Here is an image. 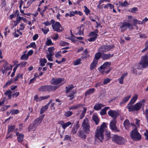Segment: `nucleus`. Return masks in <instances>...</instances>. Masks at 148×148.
Here are the masks:
<instances>
[{"label":"nucleus","mask_w":148,"mask_h":148,"mask_svg":"<svg viewBox=\"0 0 148 148\" xmlns=\"http://www.w3.org/2000/svg\"><path fill=\"white\" fill-rule=\"evenodd\" d=\"M82 130H79L77 135L79 137L83 140H84L87 137L86 133L88 134L90 132V125L88 118H86L84 120L82 124Z\"/></svg>","instance_id":"nucleus-1"},{"label":"nucleus","mask_w":148,"mask_h":148,"mask_svg":"<svg viewBox=\"0 0 148 148\" xmlns=\"http://www.w3.org/2000/svg\"><path fill=\"white\" fill-rule=\"evenodd\" d=\"M106 127L105 123H103L100 127H98L95 132V136L96 140L102 142L104 140L103 132Z\"/></svg>","instance_id":"nucleus-2"},{"label":"nucleus","mask_w":148,"mask_h":148,"mask_svg":"<svg viewBox=\"0 0 148 148\" xmlns=\"http://www.w3.org/2000/svg\"><path fill=\"white\" fill-rule=\"evenodd\" d=\"M148 66V52L141 57V60L137 65V69H142Z\"/></svg>","instance_id":"nucleus-3"},{"label":"nucleus","mask_w":148,"mask_h":148,"mask_svg":"<svg viewBox=\"0 0 148 148\" xmlns=\"http://www.w3.org/2000/svg\"><path fill=\"white\" fill-rule=\"evenodd\" d=\"M130 136L134 141H139L141 139V135L138 132L136 127L132 130L130 134Z\"/></svg>","instance_id":"nucleus-4"},{"label":"nucleus","mask_w":148,"mask_h":148,"mask_svg":"<svg viewBox=\"0 0 148 148\" xmlns=\"http://www.w3.org/2000/svg\"><path fill=\"white\" fill-rule=\"evenodd\" d=\"M57 86H52L51 85H44L42 86L38 89V91L40 92L51 91H54L58 88Z\"/></svg>","instance_id":"nucleus-5"},{"label":"nucleus","mask_w":148,"mask_h":148,"mask_svg":"<svg viewBox=\"0 0 148 148\" xmlns=\"http://www.w3.org/2000/svg\"><path fill=\"white\" fill-rule=\"evenodd\" d=\"M112 140L116 143L119 145H123L126 142V140L123 137L116 135L112 137Z\"/></svg>","instance_id":"nucleus-6"},{"label":"nucleus","mask_w":148,"mask_h":148,"mask_svg":"<svg viewBox=\"0 0 148 148\" xmlns=\"http://www.w3.org/2000/svg\"><path fill=\"white\" fill-rule=\"evenodd\" d=\"M142 106L141 103H138L133 106L131 105L127 106L126 108L129 109V112H133L135 111H138L141 108Z\"/></svg>","instance_id":"nucleus-7"},{"label":"nucleus","mask_w":148,"mask_h":148,"mask_svg":"<svg viewBox=\"0 0 148 148\" xmlns=\"http://www.w3.org/2000/svg\"><path fill=\"white\" fill-rule=\"evenodd\" d=\"M127 28L133 29L132 24L127 22L123 23L122 25L120 26V28L121 29V32H123L125 31L127 29Z\"/></svg>","instance_id":"nucleus-8"},{"label":"nucleus","mask_w":148,"mask_h":148,"mask_svg":"<svg viewBox=\"0 0 148 148\" xmlns=\"http://www.w3.org/2000/svg\"><path fill=\"white\" fill-rule=\"evenodd\" d=\"M52 27L54 30L58 32L62 31L63 29L59 22H56L54 24H52Z\"/></svg>","instance_id":"nucleus-9"},{"label":"nucleus","mask_w":148,"mask_h":148,"mask_svg":"<svg viewBox=\"0 0 148 148\" xmlns=\"http://www.w3.org/2000/svg\"><path fill=\"white\" fill-rule=\"evenodd\" d=\"M116 120H112L110 123V128L113 131L116 132H119V130L116 126Z\"/></svg>","instance_id":"nucleus-10"},{"label":"nucleus","mask_w":148,"mask_h":148,"mask_svg":"<svg viewBox=\"0 0 148 148\" xmlns=\"http://www.w3.org/2000/svg\"><path fill=\"white\" fill-rule=\"evenodd\" d=\"M114 46L112 45V46L110 45H103L101 46L99 49V51L101 52H106L109 50L111 49L114 47Z\"/></svg>","instance_id":"nucleus-11"},{"label":"nucleus","mask_w":148,"mask_h":148,"mask_svg":"<svg viewBox=\"0 0 148 148\" xmlns=\"http://www.w3.org/2000/svg\"><path fill=\"white\" fill-rule=\"evenodd\" d=\"M108 115L113 118V119L116 120V119L117 116L119 115L118 112L116 110H111L108 112Z\"/></svg>","instance_id":"nucleus-12"},{"label":"nucleus","mask_w":148,"mask_h":148,"mask_svg":"<svg viewBox=\"0 0 148 148\" xmlns=\"http://www.w3.org/2000/svg\"><path fill=\"white\" fill-rule=\"evenodd\" d=\"M64 80V79L62 78H60L56 79L54 78H53L50 81V82L52 84L57 85L61 83Z\"/></svg>","instance_id":"nucleus-13"},{"label":"nucleus","mask_w":148,"mask_h":148,"mask_svg":"<svg viewBox=\"0 0 148 148\" xmlns=\"http://www.w3.org/2000/svg\"><path fill=\"white\" fill-rule=\"evenodd\" d=\"M44 117V115L43 114L39 117L37 118L34 121V124L36 127L38 126L41 122L42 120Z\"/></svg>","instance_id":"nucleus-14"},{"label":"nucleus","mask_w":148,"mask_h":148,"mask_svg":"<svg viewBox=\"0 0 148 148\" xmlns=\"http://www.w3.org/2000/svg\"><path fill=\"white\" fill-rule=\"evenodd\" d=\"M16 135L17 136V139L18 142L21 143L23 141L24 138V135L22 134H20L18 132L16 133Z\"/></svg>","instance_id":"nucleus-15"},{"label":"nucleus","mask_w":148,"mask_h":148,"mask_svg":"<svg viewBox=\"0 0 148 148\" xmlns=\"http://www.w3.org/2000/svg\"><path fill=\"white\" fill-rule=\"evenodd\" d=\"M114 55V54L113 53L112 54H106L105 53H103L102 54L101 58L103 60H106L109 59L111 57L113 56Z\"/></svg>","instance_id":"nucleus-16"},{"label":"nucleus","mask_w":148,"mask_h":148,"mask_svg":"<svg viewBox=\"0 0 148 148\" xmlns=\"http://www.w3.org/2000/svg\"><path fill=\"white\" fill-rule=\"evenodd\" d=\"M138 97L137 95H135L131 99L130 102L128 104L127 106L131 105L134 104L137 99Z\"/></svg>","instance_id":"nucleus-17"},{"label":"nucleus","mask_w":148,"mask_h":148,"mask_svg":"<svg viewBox=\"0 0 148 148\" xmlns=\"http://www.w3.org/2000/svg\"><path fill=\"white\" fill-rule=\"evenodd\" d=\"M104 106L101 103H96L94 106V109L96 110H99L101 109V108Z\"/></svg>","instance_id":"nucleus-18"},{"label":"nucleus","mask_w":148,"mask_h":148,"mask_svg":"<svg viewBox=\"0 0 148 148\" xmlns=\"http://www.w3.org/2000/svg\"><path fill=\"white\" fill-rule=\"evenodd\" d=\"M83 105L80 104H78L73 106H70L69 107V109L70 110H75L79 108L80 107L82 106Z\"/></svg>","instance_id":"nucleus-19"},{"label":"nucleus","mask_w":148,"mask_h":148,"mask_svg":"<svg viewBox=\"0 0 148 148\" xmlns=\"http://www.w3.org/2000/svg\"><path fill=\"white\" fill-rule=\"evenodd\" d=\"M36 127V126L34 124H30L28 127V131H34L35 130Z\"/></svg>","instance_id":"nucleus-20"},{"label":"nucleus","mask_w":148,"mask_h":148,"mask_svg":"<svg viewBox=\"0 0 148 148\" xmlns=\"http://www.w3.org/2000/svg\"><path fill=\"white\" fill-rule=\"evenodd\" d=\"M15 126L14 125H9L8 127V134H9L10 132H12L14 131Z\"/></svg>","instance_id":"nucleus-21"},{"label":"nucleus","mask_w":148,"mask_h":148,"mask_svg":"<svg viewBox=\"0 0 148 148\" xmlns=\"http://www.w3.org/2000/svg\"><path fill=\"white\" fill-rule=\"evenodd\" d=\"M98 62V61L96 60H93V62L91 63L90 66V69L91 70H92L96 67Z\"/></svg>","instance_id":"nucleus-22"},{"label":"nucleus","mask_w":148,"mask_h":148,"mask_svg":"<svg viewBox=\"0 0 148 148\" xmlns=\"http://www.w3.org/2000/svg\"><path fill=\"white\" fill-rule=\"evenodd\" d=\"M130 95L128 96L127 97H125L123 99L122 101L120 103V105L121 106L122 104H123L127 102L129 100V99L130 98Z\"/></svg>","instance_id":"nucleus-23"},{"label":"nucleus","mask_w":148,"mask_h":148,"mask_svg":"<svg viewBox=\"0 0 148 148\" xmlns=\"http://www.w3.org/2000/svg\"><path fill=\"white\" fill-rule=\"evenodd\" d=\"M109 108L108 107H106L103 109L101 110L100 112V114L101 115H104L106 114V111Z\"/></svg>","instance_id":"nucleus-24"},{"label":"nucleus","mask_w":148,"mask_h":148,"mask_svg":"<svg viewBox=\"0 0 148 148\" xmlns=\"http://www.w3.org/2000/svg\"><path fill=\"white\" fill-rule=\"evenodd\" d=\"M95 89L94 88H90L85 93V96H86L87 95L93 93Z\"/></svg>","instance_id":"nucleus-25"},{"label":"nucleus","mask_w":148,"mask_h":148,"mask_svg":"<svg viewBox=\"0 0 148 148\" xmlns=\"http://www.w3.org/2000/svg\"><path fill=\"white\" fill-rule=\"evenodd\" d=\"M123 125L125 129H127L129 126L130 125L129 120L127 119H126L124 122Z\"/></svg>","instance_id":"nucleus-26"},{"label":"nucleus","mask_w":148,"mask_h":148,"mask_svg":"<svg viewBox=\"0 0 148 148\" xmlns=\"http://www.w3.org/2000/svg\"><path fill=\"white\" fill-rule=\"evenodd\" d=\"M83 110L82 111V112L80 115V119H82L83 118L85 114L86 113L87 110L86 108L84 107L83 108Z\"/></svg>","instance_id":"nucleus-27"},{"label":"nucleus","mask_w":148,"mask_h":148,"mask_svg":"<svg viewBox=\"0 0 148 148\" xmlns=\"http://www.w3.org/2000/svg\"><path fill=\"white\" fill-rule=\"evenodd\" d=\"M110 64L111 63L110 62H106L103 64L100 67V68L101 69H103L106 67L110 66Z\"/></svg>","instance_id":"nucleus-28"},{"label":"nucleus","mask_w":148,"mask_h":148,"mask_svg":"<svg viewBox=\"0 0 148 148\" xmlns=\"http://www.w3.org/2000/svg\"><path fill=\"white\" fill-rule=\"evenodd\" d=\"M102 54L100 52H98L95 54L94 60H96L98 61V60L102 56Z\"/></svg>","instance_id":"nucleus-29"},{"label":"nucleus","mask_w":148,"mask_h":148,"mask_svg":"<svg viewBox=\"0 0 148 148\" xmlns=\"http://www.w3.org/2000/svg\"><path fill=\"white\" fill-rule=\"evenodd\" d=\"M127 73H126L123 74L121 77L119 79V82L120 84H122L123 83V81L124 78L127 75Z\"/></svg>","instance_id":"nucleus-30"},{"label":"nucleus","mask_w":148,"mask_h":148,"mask_svg":"<svg viewBox=\"0 0 148 148\" xmlns=\"http://www.w3.org/2000/svg\"><path fill=\"white\" fill-rule=\"evenodd\" d=\"M74 88L73 85H70L68 86H66V93H69L70 90H71Z\"/></svg>","instance_id":"nucleus-31"},{"label":"nucleus","mask_w":148,"mask_h":148,"mask_svg":"<svg viewBox=\"0 0 148 148\" xmlns=\"http://www.w3.org/2000/svg\"><path fill=\"white\" fill-rule=\"evenodd\" d=\"M12 93V92L10 91V90H9L6 91L5 93V95L8 96V97L9 98V99H10L11 98V94Z\"/></svg>","instance_id":"nucleus-32"},{"label":"nucleus","mask_w":148,"mask_h":148,"mask_svg":"<svg viewBox=\"0 0 148 148\" xmlns=\"http://www.w3.org/2000/svg\"><path fill=\"white\" fill-rule=\"evenodd\" d=\"M88 52L87 51V49L85 50L82 53V55L83 58H86L89 56V55H88Z\"/></svg>","instance_id":"nucleus-33"},{"label":"nucleus","mask_w":148,"mask_h":148,"mask_svg":"<svg viewBox=\"0 0 148 148\" xmlns=\"http://www.w3.org/2000/svg\"><path fill=\"white\" fill-rule=\"evenodd\" d=\"M93 120L95 122L96 125H97L99 122V120L98 117L96 115H93L92 116Z\"/></svg>","instance_id":"nucleus-34"},{"label":"nucleus","mask_w":148,"mask_h":148,"mask_svg":"<svg viewBox=\"0 0 148 148\" xmlns=\"http://www.w3.org/2000/svg\"><path fill=\"white\" fill-rule=\"evenodd\" d=\"M47 61L46 59H41L40 62V65L42 66H44L45 65V64L47 62Z\"/></svg>","instance_id":"nucleus-35"},{"label":"nucleus","mask_w":148,"mask_h":148,"mask_svg":"<svg viewBox=\"0 0 148 148\" xmlns=\"http://www.w3.org/2000/svg\"><path fill=\"white\" fill-rule=\"evenodd\" d=\"M48 108L47 107L45 106H43L40 109V113L41 114L43 113L45 111L47 110L48 109Z\"/></svg>","instance_id":"nucleus-36"},{"label":"nucleus","mask_w":148,"mask_h":148,"mask_svg":"<svg viewBox=\"0 0 148 148\" xmlns=\"http://www.w3.org/2000/svg\"><path fill=\"white\" fill-rule=\"evenodd\" d=\"M75 91L74 90H73V91H72L71 93H70V95H69L67 96V97H70V100H72L74 98V96L73 95L75 94Z\"/></svg>","instance_id":"nucleus-37"},{"label":"nucleus","mask_w":148,"mask_h":148,"mask_svg":"<svg viewBox=\"0 0 148 148\" xmlns=\"http://www.w3.org/2000/svg\"><path fill=\"white\" fill-rule=\"evenodd\" d=\"M72 124V123L70 122H67L66 123H64L62 126V128L64 129H65L66 128L69 126L70 125Z\"/></svg>","instance_id":"nucleus-38"},{"label":"nucleus","mask_w":148,"mask_h":148,"mask_svg":"<svg viewBox=\"0 0 148 148\" xmlns=\"http://www.w3.org/2000/svg\"><path fill=\"white\" fill-rule=\"evenodd\" d=\"M28 57V56L27 55V54H24L21 57V60H27Z\"/></svg>","instance_id":"nucleus-39"},{"label":"nucleus","mask_w":148,"mask_h":148,"mask_svg":"<svg viewBox=\"0 0 148 148\" xmlns=\"http://www.w3.org/2000/svg\"><path fill=\"white\" fill-rule=\"evenodd\" d=\"M73 114V112L72 111H68L65 112L64 115L67 117H69L71 116Z\"/></svg>","instance_id":"nucleus-40"},{"label":"nucleus","mask_w":148,"mask_h":148,"mask_svg":"<svg viewBox=\"0 0 148 148\" xmlns=\"http://www.w3.org/2000/svg\"><path fill=\"white\" fill-rule=\"evenodd\" d=\"M54 48L53 47H49L48 48V51L49 53V54H53L54 55V53L53 52V51L54 50Z\"/></svg>","instance_id":"nucleus-41"},{"label":"nucleus","mask_w":148,"mask_h":148,"mask_svg":"<svg viewBox=\"0 0 148 148\" xmlns=\"http://www.w3.org/2000/svg\"><path fill=\"white\" fill-rule=\"evenodd\" d=\"M21 20H23L24 22H26L27 21V19L25 18H24L23 17H21L19 16L18 17H17V20L18 21V22H20V21Z\"/></svg>","instance_id":"nucleus-42"},{"label":"nucleus","mask_w":148,"mask_h":148,"mask_svg":"<svg viewBox=\"0 0 148 148\" xmlns=\"http://www.w3.org/2000/svg\"><path fill=\"white\" fill-rule=\"evenodd\" d=\"M129 4L128 3L127 1H125L123 2H119V5L122 7H125Z\"/></svg>","instance_id":"nucleus-43"},{"label":"nucleus","mask_w":148,"mask_h":148,"mask_svg":"<svg viewBox=\"0 0 148 148\" xmlns=\"http://www.w3.org/2000/svg\"><path fill=\"white\" fill-rule=\"evenodd\" d=\"M53 43H52L51 40L50 39H48L46 42V44L47 46L53 45Z\"/></svg>","instance_id":"nucleus-44"},{"label":"nucleus","mask_w":148,"mask_h":148,"mask_svg":"<svg viewBox=\"0 0 148 148\" xmlns=\"http://www.w3.org/2000/svg\"><path fill=\"white\" fill-rule=\"evenodd\" d=\"M19 112V111L18 109L15 110H11L10 112V113L12 114H16L18 113Z\"/></svg>","instance_id":"nucleus-45"},{"label":"nucleus","mask_w":148,"mask_h":148,"mask_svg":"<svg viewBox=\"0 0 148 148\" xmlns=\"http://www.w3.org/2000/svg\"><path fill=\"white\" fill-rule=\"evenodd\" d=\"M81 60L80 58H79L77 60H75L74 62V65H78L80 64Z\"/></svg>","instance_id":"nucleus-46"},{"label":"nucleus","mask_w":148,"mask_h":148,"mask_svg":"<svg viewBox=\"0 0 148 148\" xmlns=\"http://www.w3.org/2000/svg\"><path fill=\"white\" fill-rule=\"evenodd\" d=\"M53 54H49L47 55L46 57L48 60L49 61H52L53 60L52 59V56H53Z\"/></svg>","instance_id":"nucleus-47"},{"label":"nucleus","mask_w":148,"mask_h":148,"mask_svg":"<svg viewBox=\"0 0 148 148\" xmlns=\"http://www.w3.org/2000/svg\"><path fill=\"white\" fill-rule=\"evenodd\" d=\"M84 8H85L84 12H85V14L86 15H88L90 12V10L88 9L86 6H84Z\"/></svg>","instance_id":"nucleus-48"},{"label":"nucleus","mask_w":148,"mask_h":148,"mask_svg":"<svg viewBox=\"0 0 148 148\" xmlns=\"http://www.w3.org/2000/svg\"><path fill=\"white\" fill-rule=\"evenodd\" d=\"M84 25H82L80 27V29L79 30V32L78 33L79 35H81L82 34V35H83L84 33H83V30H84V29H82V30H81V28L82 27V26H83Z\"/></svg>","instance_id":"nucleus-49"},{"label":"nucleus","mask_w":148,"mask_h":148,"mask_svg":"<svg viewBox=\"0 0 148 148\" xmlns=\"http://www.w3.org/2000/svg\"><path fill=\"white\" fill-rule=\"evenodd\" d=\"M69 43L64 41H61L60 43V45L62 46H65L67 45H69Z\"/></svg>","instance_id":"nucleus-50"},{"label":"nucleus","mask_w":148,"mask_h":148,"mask_svg":"<svg viewBox=\"0 0 148 148\" xmlns=\"http://www.w3.org/2000/svg\"><path fill=\"white\" fill-rule=\"evenodd\" d=\"M30 47H32L34 49H36V45L34 42H32L29 45Z\"/></svg>","instance_id":"nucleus-51"},{"label":"nucleus","mask_w":148,"mask_h":148,"mask_svg":"<svg viewBox=\"0 0 148 148\" xmlns=\"http://www.w3.org/2000/svg\"><path fill=\"white\" fill-rule=\"evenodd\" d=\"M110 79L108 78H107L104 80L103 84H106L108 83L110 81Z\"/></svg>","instance_id":"nucleus-52"},{"label":"nucleus","mask_w":148,"mask_h":148,"mask_svg":"<svg viewBox=\"0 0 148 148\" xmlns=\"http://www.w3.org/2000/svg\"><path fill=\"white\" fill-rule=\"evenodd\" d=\"M41 30L45 34H46L49 31V29L48 28L46 29L45 27L44 28H42Z\"/></svg>","instance_id":"nucleus-53"},{"label":"nucleus","mask_w":148,"mask_h":148,"mask_svg":"<svg viewBox=\"0 0 148 148\" xmlns=\"http://www.w3.org/2000/svg\"><path fill=\"white\" fill-rule=\"evenodd\" d=\"M97 38V37L94 36L91 38H90L88 39V40L90 42L93 41H95Z\"/></svg>","instance_id":"nucleus-54"},{"label":"nucleus","mask_w":148,"mask_h":148,"mask_svg":"<svg viewBox=\"0 0 148 148\" xmlns=\"http://www.w3.org/2000/svg\"><path fill=\"white\" fill-rule=\"evenodd\" d=\"M71 139V136H70L66 135L65 136L64 139V140H70Z\"/></svg>","instance_id":"nucleus-55"},{"label":"nucleus","mask_w":148,"mask_h":148,"mask_svg":"<svg viewBox=\"0 0 148 148\" xmlns=\"http://www.w3.org/2000/svg\"><path fill=\"white\" fill-rule=\"evenodd\" d=\"M19 95V92H16L13 93L12 95V96L14 97H17Z\"/></svg>","instance_id":"nucleus-56"},{"label":"nucleus","mask_w":148,"mask_h":148,"mask_svg":"<svg viewBox=\"0 0 148 148\" xmlns=\"http://www.w3.org/2000/svg\"><path fill=\"white\" fill-rule=\"evenodd\" d=\"M138 22V20L136 19H134L133 22L134 26H136L137 27H138V26L136 25L137 24V22Z\"/></svg>","instance_id":"nucleus-57"},{"label":"nucleus","mask_w":148,"mask_h":148,"mask_svg":"<svg viewBox=\"0 0 148 148\" xmlns=\"http://www.w3.org/2000/svg\"><path fill=\"white\" fill-rule=\"evenodd\" d=\"M101 86H103V84L102 83V82H99L97 83L95 85V87L97 88L98 87H99Z\"/></svg>","instance_id":"nucleus-58"},{"label":"nucleus","mask_w":148,"mask_h":148,"mask_svg":"<svg viewBox=\"0 0 148 148\" xmlns=\"http://www.w3.org/2000/svg\"><path fill=\"white\" fill-rule=\"evenodd\" d=\"M27 62H22L20 63L21 67H23L25 66Z\"/></svg>","instance_id":"nucleus-59"},{"label":"nucleus","mask_w":148,"mask_h":148,"mask_svg":"<svg viewBox=\"0 0 148 148\" xmlns=\"http://www.w3.org/2000/svg\"><path fill=\"white\" fill-rule=\"evenodd\" d=\"M138 10V8L136 7H134L133 8H132L131 11L130 12L132 13H134L136 11H137Z\"/></svg>","instance_id":"nucleus-60"},{"label":"nucleus","mask_w":148,"mask_h":148,"mask_svg":"<svg viewBox=\"0 0 148 148\" xmlns=\"http://www.w3.org/2000/svg\"><path fill=\"white\" fill-rule=\"evenodd\" d=\"M13 82L12 81V80H11L10 81H8L6 83L5 85L4 86V87H6L11 84Z\"/></svg>","instance_id":"nucleus-61"},{"label":"nucleus","mask_w":148,"mask_h":148,"mask_svg":"<svg viewBox=\"0 0 148 148\" xmlns=\"http://www.w3.org/2000/svg\"><path fill=\"white\" fill-rule=\"evenodd\" d=\"M60 52H58L55 55V56L57 58H59L60 57H61L62 56L61 54L60 53Z\"/></svg>","instance_id":"nucleus-62"},{"label":"nucleus","mask_w":148,"mask_h":148,"mask_svg":"<svg viewBox=\"0 0 148 148\" xmlns=\"http://www.w3.org/2000/svg\"><path fill=\"white\" fill-rule=\"evenodd\" d=\"M38 34H35L33 37V39L34 40H36L38 38Z\"/></svg>","instance_id":"nucleus-63"},{"label":"nucleus","mask_w":148,"mask_h":148,"mask_svg":"<svg viewBox=\"0 0 148 148\" xmlns=\"http://www.w3.org/2000/svg\"><path fill=\"white\" fill-rule=\"evenodd\" d=\"M144 135L145 136V139L148 140V131L147 130L146 132L145 133Z\"/></svg>","instance_id":"nucleus-64"}]
</instances>
